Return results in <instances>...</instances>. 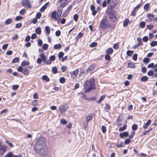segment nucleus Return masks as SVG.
Here are the masks:
<instances>
[{"label":"nucleus","mask_w":157,"mask_h":157,"mask_svg":"<svg viewBox=\"0 0 157 157\" xmlns=\"http://www.w3.org/2000/svg\"><path fill=\"white\" fill-rule=\"evenodd\" d=\"M34 150L36 153L42 156L47 155L48 149L46 145L45 138L41 137L35 142Z\"/></svg>","instance_id":"1"},{"label":"nucleus","mask_w":157,"mask_h":157,"mask_svg":"<svg viewBox=\"0 0 157 157\" xmlns=\"http://www.w3.org/2000/svg\"><path fill=\"white\" fill-rule=\"evenodd\" d=\"M94 79L93 78H90V80L86 81L83 84L85 92L87 93L95 89Z\"/></svg>","instance_id":"2"},{"label":"nucleus","mask_w":157,"mask_h":157,"mask_svg":"<svg viewBox=\"0 0 157 157\" xmlns=\"http://www.w3.org/2000/svg\"><path fill=\"white\" fill-rule=\"evenodd\" d=\"M110 27V26L109 24V21L107 19V17H104L101 20L100 23V28H101L102 29H104Z\"/></svg>","instance_id":"3"},{"label":"nucleus","mask_w":157,"mask_h":157,"mask_svg":"<svg viewBox=\"0 0 157 157\" xmlns=\"http://www.w3.org/2000/svg\"><path fill=\"white\" fill-rule=\"evenodd\" d=\"M108 14L109 16V19L110 21L112 22H115L117 21V18L115 16V13L113 10L109 11Z\"/></svg>","instance_id":"4"},{"label":"nucleus","mask_w":157,"mask_h":157,"mask_svg":"<svg viewBox=\"0 0 157 157\" xmlns=\"http://www.w3.org/2000/svg\"><path fill=\"white\" fill-rule=\"evenodd\" d=\"M2 143L0 141V155H3L6 151L7 147L5 145H2Z\"/></svg>","instance_id":"5"},{"label":"nucleus","mask_w":157,"mask_h":157,"mask_svg":"<svg viewBox=\"0 0 157 157\" xmlns=\"http://www.w3.org/2000/svg\"><path fill=\"white\" fill-rule=\"evenodd\" d=\"M21 4L24 6L28 9L31 7L30 2L29 0H23L21 2Z\"/></svg>","instance_id":"6"},{"label":"nucleus","mask_w":157,"mask_h":157,"mask_svg":"<svg viewBox=\"0 0 157 157\" xmlns=\"http://www.w3.org/2000/svg\"><path fill=\"white\" fill-rule=\"evenodd\" d=\"M68 108V106L66 105H61L59 107V111L60 113L65 112Z\"/></svg>","instance_id":"7"},{"label":"nucleus","mask_w":157,"mask_h":157,"mask_svg":"<svg viewBox=\"0 0 157 157\" xmlns=\"http://www.w3.org/2000/svg\"><path fill=\"white\" fill-rule=\"evenodd\" d=\"M78 72V69L75 70L74 71L71 72L70 74L71 77L73 78H75Z\"/></svg>","instance_id":"8"},{"label":"nucleus","mask_w":157,"mask_h":157,"mask_svg":"<svg viewBox=\"0 0 157 157\" xmlns=\"http://www.w3.org/2000/svg\"><path fill=\"white\" fill-rule=\"evenodd\" d=\"M39 56L41 58L42 61L45 62L47 60V57L44 54V52H41L39 55Z\"/></svg>","instance_id":"9"},{"label":"nucleus","mask_w":157,"mask_h":157,"mask_svg":"<svg viewBox=\"0 0 157 157\" xmlns=\"http://www.w3.org/2000/svg\"><path fill=\"white\" fill-rule=\"evenodd\" d=\"M90 8L91 10L92 11V14L93 16H95L97 13V11L95 10V7L93 5H91L90 6Z\"/></svg>","instance_id":"10"},{"label":"nucleus","mask_w":157,"mask_h":157,"mask_svg":"<svg viewBox=\"0 0 157 157\" xmlns=\"http://www.w3.org/2000/svg\"><path fill=\"white\" fill-rule=\"evenodd\" d=\"M95 67V65L94 64H91L87 70V72L89 73L90 72L94 70Z\"/></svg>","instance_id":"11"},{"label":"nucleus","mask_w":157,"mask_h":157,"mask_svg":"<svg viewBox=\"0 0 157 157\" xmlns=\"http://www.w3.org/2000/svg\"><path fill=\"white\" fill-rule=\"evenodd\" d=\"M49 2H47L40 9V11L41 12H43L47 8L49 5Z\"/></svg>","instance_id":"12"},{"label":"nucleus","mask_w":157,"mask_h":157,"mask_svg":"<svg viewBox=\"0 0 157 157\" xmlns=\"http://www.w3.org/2000/svg\"><path fill=\"white\" fill-rule=\"evenodd\" d=\"M128 133L127 132L123 133H121L119 134L121 138H123L124 137H127L128 136Z\"/></svg>","instance_id":"13"},{"label":"nucleus","mask_w":157,"mask_h":157,"mask_svg":"<svg viewBox=\"0 0 157 157\" xmlns=\"http://www.w3.org/2000/svg\"><path fill=\"white\" fill-rule=\"evenodd\" d=\"M56 11H54L52 14V17L53 18L55 21H57V18L56 17Z\"/></svg>","instance_id":"14"},{"label":"nucleus","mask_w":157,"mask_h":157,"mask_svg":"<svg viewBox=\"0 0 157 157\" xmlns=\"http://www.w3.org/2000/svg\"><path fill=\"white\" fill-rule=\"evenodd\" d=\"M113 52V48H109L106 50V52L107 54H111Z\"/></svg>","instance_id":"15"},{"label":"nucleus","mask_w":157,"mask_h":157,"mask_svg":"<svg viewBox=\"0 0 157 157\" xmlns=\"http://www.w3.org/2000/svg\"><path fill=\"white\" fill-rule=\"evenodd\" d=\"M151 122V121L150 120H148L146 124L143 127L144 128L146 129L147 127L150 124Z\"/></svg>","instance_id":"16"},{"label":"nucleus","mask_w":157,"mask_h":157,"mask_svg":"<svg viewBox=\"0 0 157 157\" xmlns=\"http://www.w3.org/2000/svg\"><path fill=\"white\" fill-rule=\"evenodd\" d=\"M45 33L46 35H49L50 33V27L48 26H46L45 27Z\"/></svg>","instance_id":"17"},{"label":"nucleus","mask_w":157,"mask_h":157,"mask_svg":"<svg viewBox=\"0 0 157 157\" xmlns=\"http://www.w3.org/2000/svg\"><path fill=\"white\" fill-rule=\"evenodd\" d=\"M61 44L59 43L55 45L54 46V48L55 49H59L61 48Z\"/></svg>","instance_id":"18"},{"label":"nucleus","mask_w":157,"mask_h":157,"mask_svg":"<svg viewBox=\"0 0 157 157\" xmlns=\"http://www.w3.org/2000/svg\"><path fill=\"white\" fill-rule=\"evenodd\" d=\"M135 67L136 66L134 64L130 63H128L127 67L134 68H135Z\"/></svg>","instance_id":"19"},{"label":"nucleus","mask_w":157,"mask_h":157,"mask_svg":"<svg viewBox=\"0 0 157 157\" xmlns=\"http://www.w3.org/2000/svg\"><path fill=\"white\" fill-rule=\"evenodd\" d=\"M35 31L38 34H40L41 33V29L40 27H37L35 29Z\"/></svg>","instance_id":"20"},{"label":"nucleus","mask_w":157,"mask_h":157,"mask_svg":"<svg viewBox=\"0 0 157 157\" xmlns=\"http://www.w3.org/2000/svg\"><path fill=\"white\" fill-rule=\"evenodd\" d=\"M22 73L24 75H29V72L28 70H27L26 68H25L23 69V71H22Z\"/></svg>","instance_id":"21"},{"label":"nucleus","mask_w":157,"mask_h":157,"mask_svg":"<svg viewBox=\"0 0 157 157\" xmlns=\"http://www.w3.org/2000/svg\"><path fill=\"white\" fill-rule=\"evenodd\" d=\"M150 8V4L149 3H147L145 4L144 7V9L146 10H148Z\"/></svg>","instance_id":"22"},{"label":"nucleus","mask_w":157,"mask_h":157,"mask_svg":"<svg viewBox=\"0 0 157 157\" xmlns=\"http://www.w3.org/2000/svg\"><path fill=\"white\" fill-rule=\"evenodd\" d=\"M13 153L11 152L10 151L8 154L3 157H13Z\"/></svg>","instance_id":"23"},{"label":"nucleus","mask_w":157,"mask_h":157,"mask_svg":"<svg viewBox=\"0 0 157 157\" xmlns=\"http://www.w3.org/2000/svg\"><path fill=\"white\" fill-rule=\"evenodd\" d=\"M148 78L147 76H143L140 79V80L142 82H146L147 81Z\"/></svg>","instance_id":"24"},{"label":"nucleus","mask_w":157,"mask_h":157,"mask_svg":"<svg viewBox=\"0 0 157 157\" xmlns=\"http://www.w3.org/2000/svg\"><path fill=\"white\" fill-rule=\"evenodd\" d=\"M92 118H93V117L92 116H91V115H90V116H88L87 117H86V122L88 123V122L90 121L91 120V119H92Z\"/></svg>","instance_id":"25"},{"label":"nucleus","mask_w":157,"mask_h":157,"mask_svg":"<svg viewBox=\"0 0 157 157\" xmlns=\"http://www.w3.org/2000/svg\"><path fill=\"white\" fill-rule=\"evenodd\" d=\"M42 78L43 80H45L47 82H48L49 81V79L48 78V76L46 75H43L42 77Z\"/></svg>","instance_id":"26"},{"label":"nucleus","mask_w":157,"mask_h":157,"mask_svg":"<svg viewBox=\"0 0 157 157\" xmlns=\"http://www.w3.org/2000/svg\"><path fill=\"white\" fill-rule=\"evenodd\" d=\"M48 44H44L42 46V48L44 50H46L48 49Z\"/></svg>","instance_id":"27"},{"label":"nucleus","mask_w":157,"mask_h":157,"mask_svg":"<svg viewBox=\"0 0 157 157\" xmlns=\"http://www.w3.org/2000/svg\"><path fill=\"white\" fill-rule=\"evenodd\" d=\"M52 71L54 74L57 72V69L56 67H53L52 69Z\"/></svg>","instance_id":"28"},{"label":"nucleus","mask_w":157,"mask_h":157,"mask_svg":"<svg viewBox=\"0 0 157 157\" xmlns=\"http://www.w3.org/2000/svg\"><path fill=\"white\" fill-rule=\"evenodd\" d=\"M32 105L33 106H39L38 102L36 100H34L32 102Z\"/></svg>","instance_id":"29"},{"label":"nucleus","mask_w":157,"mask_h":157,"mask_svg":"<svg viewBox=\"0 0 157 157\" xmlns=\"http://www.w3.org/2000/svg\"><path fill=\"white\" fill-rule=\"evenodd\" d=\"M129 22V20L128 19H126L124 20L123 22V26L125 27L126 26Z\"/></svg>","instance_id":"30"},{"label":"nucleus","mask_w":157,"mask_h":157,"mask_svg":"<svg viewBox=\"0 0 157 157\" xmlns=\"http://www.w3.org/2000/svg\"><path fill=\"white\" fill-rule=\"evenodd\" d=\"M62 12H63L62 9L60 10H57V16L58 17H59L61 16V15L62 13Z\"/></svg>","instance_id":"31"},{"label":"nucleus","mask_w":157,"mask_h":157,"mask_svg":"<svg viewBox=\"0 0 157 157\" xmlns=\"http://www.w3.org/2000/svg\"><path fill=\"white\" fill-rule=\"evenodd\" d=\"M127 125L126 124L124 125L122 127H121L119 128V130L120 132H121L125 130L126 128Z\"/></svg>","instance_id":"32"},{"label":"nucleus","mask_w":157,"mask_h":157,"mask_svg":"<svg viewBox=\"0 0 157 157\" xmlns=\"http://www.w3.org/2000/svg\"><path fill=\"white\" fill-rule=\"evenodd\" d=\"M78 14H76L74 15L73 18L75 21L77 22L78 21Z\"/></svg>","instance_id":"33"},{"label":"nucleus","mask_w":157,"mask_h":157,"mask_svg":"<svg viewBox=\"0 0 157 157\" xmlns=\"http://www.w3.org/2000/svg\"><path fill=\"white\" fill-rule=\"evenodd\" d=\"M105 95H102L99 99L98 101V103H100L105 98Z\"/></svg>","instance_id":"34"},{"label":"nucleus","mask_w":157,"mask_h":157,"mask_svg":"<svg viewBox=\"0 0 157 157\" xmlns=\"http://www.w3.org/2000/svg\"><path fill=\"white\" fill-rule=\"evenodd\" d=\"M150 45L152 47H154L157 45V41H152L150 43Z\"/></svg>","instance_id":"35"},{"label":"nucleus","mask_w":157,"mask_h":157,"mask_svg":"<svg viewBox=\"0 0 157 157\" xmlns=\"http://www.w3.org/2000/svg\"><path fill=\"white\" fill-rule=\"evenodd\" d=\"M145 25V23L144 21L141 22L140 24V27L142 28H143L144 27Z\"/></svg>","instance_id":"36"},{"label":"nucleus","mask_w":157,"mask_h":157,"mask_svg":"<svg viewBox=\"0 0 157 157\" xmlns=\"http://www.w3.org/2000/svg\"><path fill=\"white\" fill-rule=\"evenodd\" d=\"M133 51H132L128 50L127 52V54L128 56H131L133 53Z\"/></svg>","instance_id":"37"},{"label":"nucleus","mask_w":157,"mask_h":157,"mask_svg":"<svg viewBox=\"0 0 157 157\" xmlns=\"http://www.w3.org/2000/svg\"><path fill=\"white\" fill-rule=\"evenodd\" d=\"M65 81V79L64 77H61L59 79V82L61 83H64Z\"/></svg>","instance_id":"38"},{"label":"nucleus","mask_w":157,"mask_h":157,"mask_svg":"<svg viewBox=\"0 0 157 157\" xmlns=\"http://www.w3.org/2000/svg\"><path fill=\"white\" fill-rule=\"evenodd\" d=\"M101 130L102 132L103 133H105L106 131V127L104 125H103L101 127Z\"/></svg>","instance_id":"39"},{"label":"nucleus","mask_w":157,"mask_h":157,"mask_svg":"<svg viewBox=\"0 0 157 157\" xmlns=\"http://www.w3.org/2000/svg\"><path fill=\"white\" fill-rule=\"evenodd\" d=\"M12 21V20L11 19H9L5 21V24L6 25L9 24Z\"/></svg>","instance_id":"40"},{"label":"nucleus","mask_w":157,"mask_h":157,"mask_svg":"<svg viewBox=\"0 0 157 157\" xmlns=\"http://www.w3.org/2000/svg\"><path fill=\"white\" fill-rule=\"evenodd\" d=\"M67 5L66 2H65L61 3L59 6V7L60 8H63L66 6Z\"/></svg>","instance_id":"41"},{"label":"nucleus","mask_w":157,"mask_h":157,"mask_svg":"<svg viewBox=\"0 0 157 157\" xmlns=\"http://www.w3.org/2000/svg\"><path fill=\"white\" fill-rule=\"evenodd\" d=\"M147 75L149 76H152L154 75V72L152 70L148 71L147 73Z\"/></svg>","instance_id":"42"},{"label":"nucleus","mask_w":157,"mask_h":157,"mask_svg":"<svg viewBox=\"0 0 157 157\" xmlns=\"http://www.w3.org/2000/svg\"><path fill=\"white\" fill-rule=\"evenodd\" d=\"M97 46V43L96 42H93L90 45V47L91 48Z\"/></svg>","instance_id":"43"},{"label":"nucleus","mask_w":157,"mask_h":157,"mask_svg":"<svg viewBox=\"0 0 157 157\" xmlns=\"http://www.w3.org/2000/svg\"><path fill=\"white\" fill-rule=\"evenodd\" d=\"M137 128V125L136 124H134L132 126V130L135 131Z\"/></svg>","instance_id":"44"},{"label":"nucleus","mask_w":157,"mask_h":157,"mask_svg":"<svg viewBox=\"0 0 157 157\" xmlns=\"http://www.w3.org/2000/svg\"><path fill=\"white\" fill-rule=\"evenodd\" d=\"M63 55L64 53L63 52H60L58 55V57L59 59H60L61 58L63 57Z\"/></svg>","instance_id":"45"},{"label":"nucleus","mask_w":157,"mask_h":157,"mask_svg":"<svg viewBox=\"0 0 157 157\" xmlns=\"http://www.w3.org/2000/svg\"><path fill=\"white\" fill-rule=\"evenodd\" d=\"M30 63L28 61L23 62L21 63V65L23 66H25L26 65H28Z\"/></svg>","instance_id":"46"},{"label":"nucleus","mask_w":157,"mask_h":157,"mask_svg":"<svg viewBox=\"0 0 157 157\" xmlns=\"http://www.w3.org/2000/svg\"><path fill=\"white\" fill-rule=\"evenodd\" d=\"M150 61V59L147 58H145L143 60V61L145 63H148Z\"/></svg>","instance_id":"47"},{"label":"nucleus","mask_w":157,"mask_h":157,"mask_svg":"<svg viewBox=\"0 0 157 157\" xmlns=\"http://www.w3.org/2000/svg\"><path fill=\"white\" fill-rule=\"evenodd\" d=\"M61 123L63 124H67V121L64 119H62L60 120Z\"/></svg>","instance_id":"48"},{"label":"nucleus","mask_w":157,"mask_h":157,"mask_svg":"<svg viewBox=\"0 0 157 157\" xmlns=\"http://www.w3.org/2000/svg\"><path fill=\"white\" fill-rule=\"evenodd\" d=\"M19 58L18 57H16L13 60V63H15L18 62Z\"/></svg>","instance_id":"49"},{"label":"nucleus","mask_w":157,"mask_h":157,"mask_svg":"<svg viewBox=\"0 0 157 157\" xmlns=\"http://www.w3.org/2000/svg\"><path fill=\"white\" fill-rule=\"evenodd\" d=\"M19 87V86L18 85H14L12 86V89L13 90H17L18 89Z\"/></svg>","instance_id":"50"},{"label":"nucleus","mask_w":157,"mask_h":157,"mask_svg":"<svg viewBox=\"0 0 157 157\" xmlns=\"http://www.w3.org/2000/svg\"><path fill=\"white\" fill-rule=\"evenodd\" d=\"M22 26V24L21 23H19L16 25V27L17 28H20Z\"/></svg>","instance_id":"51"},{"label":"nucleus","mask_w":157,"mask_h":157,"mask_svg":"<svg viewBox=\"0 0 157 157\" xmlns=\"http://www.w3.org/2000/svg\"><path fill=\"white\" fill-rule=\"evenodd\" d=\"M26 11L25 9H22L20 11V13L21 15H23L25 13Z\"/></svg>","instance_id":"52"},{"label":"nucleus","mask_w":157,"mask_h":157,"mask_svg":"<svg viewBox=\"0 0 157 157\" xmlns=\"http://www.w3.org/2000/svg\"><path fill=\"white\" fill-rule=\"evenodd\" d=\"M42 41L41 39H39L38 40V46H40L42 45Z\"/></svg>","instance_id":"53"},{"label":"nucleus","mask_w":157,"mask_h":157,"mask_svg":"<svg viewBox=\"0 0 157 157\" xmlns=\"http://www.w3.org/2000/svg\"><path fill=\"white\" fill-rule=\"evenodd\" d=\"M56 59V57L55 56L53 55L52 56H50L49 58V59L51 61H54Z\"/></svg>","instance_id":"54"},{"label":"nucleus","mask_w":157,"mask_h":157,"mask_svg":"<svg viewBox=\"0 0 157 157\" xmlns=\"http://www.w3.org/2000/svg\"><path fill=\"white\" fill-rule=\"evenodd\" d=\"M41 16V14L40 13H38L36 15V17L37 19L40 18Z\"/></svg>","instance_id":"55"},{"label":"nucleus","mask_w":157,"mask_h":157,"mask_svg":"<svg viewBox=\"0 0 157 157\" xmlns=\"http://www.w3.org/2000/svg\"><path fill=\"white\" fill-rule=\"evenodd\" d=\"M137 54H135L133 56L132 59L134 61H136L137 59Z\"/></svg>","instance_id":"56"},{"label":"nucleus","mask_w":157,"mask_h":157,"mask_svg":"<svg viewBox=\"0 0 157 157\" xmlns=\"http://www.w3.org/2000/svg\"><path fill=\"white\" fill-rule=\"evenodd\" d=\"M142 44V43H138L136 44L134 46V48H136L140 45Z\"/></svg>","instance_id":"57"},{"label":"nucleus","mask_w":157,"mask_h":157,"mask_svg":"<svg viewBox=\"0 0 157 157\" xmlns=\"http://www.w3.org/2000/svg\"><path fill=\"white\" fill-rule=\"evenodd\" d=\"M56 35L57 36H59L60 34H61V32L59 30H57L56 32L55 33Z\"/></svg>","instance_id":"58"},{"label":"nucleus","mask_w":157,"mask_h":157,"mask_svg":"<svg viewBox=\"0 0 157 157\" xmlns=\"http://www.w3.org/2000/svg\"><path fill=\"white\" fill-rule=\"evenodd\" d=\"M105 59L106 60H109L110 59V56L109 55V54H107L105 56Z\"/></svg>","instance_id":"59"},{"label":"nucleus","mask_w":157,"mask_h":157,"mask_svg":"<svg viewBox=\"0 0 157 157\" xmlns=\"http://www.w3.org/2000/svg\"><path fill=\"white\" fill-rule=\"evenodd\" d=\"M44 62L45 64L48 65L52 63V61L49 59V60H46V61Z\"/></svg>","instance_id":"60"},{"label":"nucleus","mask_w":157,"mask_h":157,"mask_svg":"<svg viewBox=\"0 0 157 157\" xmlns=\"http://www.w3.org/2000/svg\"><path fill=\"white\" fill-rule=\"evenodd\" d=\"M119 47V45L117 44H115L113 45V48L115 49H117Z\"/></svg>","instance_id":"61"},{"label":"nucleus","mask_w":157,"mask_h":157,"mask_svg":"<svg viewBox=\"0 0 157 157\" xmlns=\"http://www.w3.org/2000/svg\"><path fill=\"white\" fill-rule=\"evenodd\" d=\"M130 142V140L129 139H127L125 140L124 143L125 144H129Z\"/></svg>","instance_id":"62"},{"label":"nucleus","mask_w":157,"mask_h":157,"mask_svg":"<svg viewBox=\"0 0 157 157\" xmlns=\"http://www.w3.org/2000/svg\"><path fill=\"white\" fill-rule=\"evenodd\" d=\"M148 38L147 36H145L143 38V40L144 42H146L148 40Z\"/></svg>","instance_id":"63"},{"label":"nucleus","mask_w":157,"mask_h":157,"mask_svg":"<svg viewBox=\"0 0 157 157\" xmlns=\"http://www.w3.org/2000/svg\"><path fill=\"white\" fill-rule=\"evenodd\" d=\"M147 71V69L145 67H143L141 68V71L143 73H145Z\"/></svg>","instance_id":"64"}]
</instances>
